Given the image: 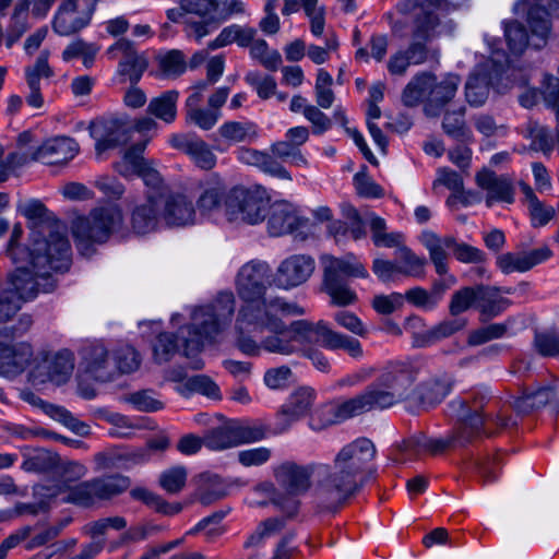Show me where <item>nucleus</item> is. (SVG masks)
I'll use <instances>...</instances> for the list:
<instances>
[{
	"instance_id": "nucleus-2",
	"label": "nucleus",
	"mask_w": 559,
	"mask_h": 559,
	"mask_svg": "<svg viewBox=\"0 0 559 559\" xmlns=\"http://www.w3.org/2000/svg\"><path fill=\"white\" fill-rule=\"evenodd\" d=\"M235 312V296L222 292L206 306L199 307L191 314V323L179 328L178 335L159 333L153 343L156 362L169 361L178 352V338L182 342V354L187 358L197 356L206 342H213L231 322Z\"/></svg>"
},
{
	"instance_id": "nucleus-3",
	"label": "nucleus",
	"mask_w": 559,
	"mask_h": 559,
	"mask_svg": "<svg viewBox=\"0 0 559 559\" xmlns=\"http://www.w3.org/2000/svg\"><path fill=\"white\" fill-rule=\"evenodd\" d=\"M22 236L20 225L13 227L7 253L17 266H26L34 276L45 282L43 290L51 293L56 281L50 271L67 272L71 265V246L63 233L50 224H40L32 230V249L20 247L16 241Z\"/></svg>"
},
{
	"instance_id": "nucleus-49",
	"label": "nucleus",
	"mask_w": 559,
	"mask_h": 559,
	"mask_svg": "<svg viewBox=\"0 0 559 559\" xmlns=\"http://www.w3.org/2000/svg\"><path fill=\"white\" fill-rule=\"evenodd\" d=\"M236 445L259 442L267 437V427L261 421L230 420Z\"/></svg>"
},
{
	"instance_id": "nucleus-11",
	"label": "nucleus",
	"mask_w": 559,
	"mask_h": 559,
	"mask_svg": "<svg viewBox=\"0 0 559 559\" xmlns=\"http://www.w3.org/2000/svg\"><path fill=\"white\" fill-rule=\"evenodd\" d=\"M122 218L121 210L117 205H109L94 209L88 216L74 219L72 235L79 251L87 254L94 243L106 242L121 225Z\"/></svg>"
},
{
	"instance_id": "nucleus-31",
	"label": "nucleus",
	"mask_w": 559,
	"mask_h": 559,
	"mask_svg": "<svg viewBox=\"0 0 559 559\" xmlns=\"http://www.w3.org/2000/svg\"><path fill=\"white\" fill-rule=\"evenodd\" d=\"M162 201L156 197L147 194L146 201L136 205L130 217L131 228L136 235H146L154 231L162 218Z\"/></svg>"
},
{
	"instance_id": "nucleus-16",
	"label": "nucleus",
	"mask_w": 559,
	"mask_h": 559,
	"mask_svg": "<svg viewBox=\"0 0 559 559\" xmlns=\"http://www.w3.org/2000/svg\"><path fill=\"white\" fill-rule=\"evenodd\" d=\"M95 12L93 1L63 0L59 5L53 22V31L61 36L72 35L88 25Z\"/></svg>"
},
{
	"instance_id": "nucleus-35",
	"label": "nucleus",
	"mask_w": 559,
	"mask_h": 559,
	"mask_svg": "<svg viewBox=\"0 0 559 559\" xmlns=\"http://www.w3.org/2000/svg\"><path fill=\"white\" fill-rule=\"evenodd\" d=\"M454 382V378L448 373H442L424 381L417 388L419 403L425 407L441 403L451 392Z\"/></svg>"
},
{
	"instance_id": "nucleus-55",
	"label": "nucleus",
	"mask_w": 559,
	"mask_h": 559,
	"mask_svg": "<svg viewBox=\"0 0 559 559\" xmlns=\"http://www.w3.org/2000/svg\"><path fill=\"white\" fill-rule=\"evenodd\" d=\"M489 94V83L487 78L479 74H472L465 83L466 102L474 107L485 104Z\"/></svg>"
},
{
	"instance_id": "nucleus-12",
	"label": "nucleus",
	"mask_w": 559,
	"mask_h": 559,
	"mask_svg": "<svg viewBox=\"0 0 559 559\" xmlns=\"http://www.w3.org/2000/svg\"><path fill=\"white\" fill-rule=\"evenodd\" d=\"M44 284L45 282L34 276L26 266H17L10 276L11 288L0 293V322L11 319L22 302L34 299L39 292L45 293Z\"/></svg>"
},
{
	"instance_id": "nucleus-57",
	"label": "nucleus",
	"mask_w": 559,
	"mask_h": 559,
	"mask_svg": "<svg viewBox=\"0 0 559 559\" xmlns=\"http://www.w3.org/2000/svg\"><path fill=\"white\" fill-rule=\"evenodd\" d=\"M98 51L99 47L96 44L86 43L83 39H76L66 47L62 52V59L64 61H70L74 58L82 57L83 64L86 68H90Z\"/></svg>"
},
{
	"instance_id": "nucleus-18",
	"label": "nucleus",
	"mask_w": 559,
	"mask_h": 559,
	"mask_svg": "<svg viewBox=\"0 0 559 559\" xmlns=\"http://www.w3.org/2000/svg\"><path fill=\"white\" fill-rule=\"evenodd\" d=\"M74 369V358L70 350H61L52 356H46L29 372L34 385L52 382L57 385L66 383Z\"/></svg>"
},
{
	"instance_id": "nucleus-52",
	"label": "nucleus",
	"mask_w": 559,
	"mask_h": 559,
	"mask_svg": "<svg viewBox=\"0 0 559 559\" xmlns=\"http://www.w3.org/2000/svg\"><path fill=\"white\" fill-rule=\"evenodd\" d=\"M28 3L20 0L11 16L10 25L7 28V48H11L27 31Z\"/></svg>"
},
{
	"instance_id": "nucleus-21",
	"label": "nucleus",
	"mask_w": 559,
	"mask_h": 559,
	"mask_svg": "<svg viewBox=\"0 0 559 559\" xmlns=\"http://www.w3.org/2000/svg\"><path fill=\"white\" fill-rule=\"evenodd\" d=\"M316 269L314 259L308 254H293L283 260L275 274L276 285L284 289L306 283Z\"/></svg>"
},
{
	"instance_id": "nucleus-53",
	"label": "nucleus",
	"mask_w": 559,
	"mask_h": 559,
	"mask_svg": "<svg viewBox=\"0 0 559 559\" xmlns=\"http://www.w3.org/2000/svg\"><path fill=\"white\" fill-rule=\"evenodd\" d=\"M250 55L266 70L275 72L282 66V56L276 49H270L264 39H253L250 44Z\"/></svg>"
},
{
	"instance_id": "nucleus-61",
	"label": "nucleus",
	"mask_w": 559,
	"mask_h": 559,
	"mask_svg": "<svg viewBox=\"0 0 559 559\" xmlns=\"http://www.w3.org/2000/svg\"><path fill=\"white\" fill-rule=\"evenodd\" d=\"M510 328L508 322L491 323L474 330L469 333L467 343L472 346H478L489 341L503 337Z\"/></svg>"
},
{
	"instance_id": "nucleus-51",
	"label": "nucleus",
	"mask_w": 559,
	"mask_h": 559,
	"mask_svg": "<svg viewBox=\"0 0 559 559\" xmlns=\"http://www.w3.org/2000/svg\"><path fill=\"white\" fill-rule=\"evenodd\" d=\"M203 436L204 447L212 451H222L237 447L234 432H231L230 421L206 430Z\"/></svg>"
},
{
	"instance_id": "nucleus-36",
	"label": "nucleus",
	"mask_w": 559,
	"mask_h": 559,
	"mask_svg": "<svg viewBox=\"0 0 559 559\" xmlns=\"http://www.w3.org/2000/svg\"><path fill=\"white\" fill-rule=\"evenodd\" d=\"M228 495V485L218 476L210 472L202 473L198 479L195 499L203 506H210Z\"/></svg>"
},
{
	"instance_id": "nucleus-54",
	"label": "nucleus",
	"mask_w": 559,
	"mask_h": 559,
	"mask_svg": "<svg viewBox=\"0 0 559 559\" xmlns=\"http://www.w3.org/2000/svg\"><path fill=\"white\" fill-rule=\"evenodd\" d=\"M399 257L402 265L400 270L402 275L411 277H424L427 260L424 257H418L411 248L404 243L397 248Z\"/></svg>"
},
{
	"instance_id": "nucleus-44",
	"label": "nucleus",
	"mask_w": 559,
	"mask_h": 559,
	"mask_svg": "<svg viewBox=\"0 0 559 559\" xmlns=\"http://www.w3.org/2000/svg\"><path fill=\"white\" fill-rule=\"evenodd\" d=\"M524 138L531 141V151L540 152L545 156H550L557 143L556 136L551 134L550 129L537 121H528L526 123Z\"/></svg>"
},
{
	"instance_id": "nucleus-5",
	"label": "nucleus",
	"mask_w": 559,
	"mask_h": 559,
	"mask_svg": "<svg viewBox=\"0 0 559 559\" xmlns=\"http://www.w3.org/2000/svg\"><path fill=\"white\" fill-rule=\"evenodd\" d=\"M295 342L320 345L328 350L342 349L355 359L364 356L362 346L357 338L332 330L323 320L318 322L305 319L293 321L289 326L286 325V331L283 334L265 337L262 341V348L270 353L292 355L298 350Z\"/></svg>"
},
{
	"instance_id": "nucleus-43",
	"label": "nucleus",
	"mask_w": 559,
	"mask_h": 559,
	"mask_svg": "<svg viewBox=\"0 0 559 559\" xmlns=\"http://www.w3.org/2000/svg\"><path fill=\"white\" fill-rule=\"evenodd\" d=\"M369 228L372 243L378 248H400L405 237L400 231H388L384 218L371 213L369 216Z\"/></svg>"
},
{
	"instance_id": "nucleus-20",
	"label": "nucleus",
	"mask_w": 559,
	"mask_h": 559,
	"mask_svg": "<svg viewBox=\"0 0 559 559\" xmlns=\"http://www.w3.org/2000/svg\"><path fill=\"white\" fill-rule=\"evenodd\" d=\"M361 414H365V411L357 395H355L342 403H326L317 408L310 415L309 427L314 431H320Z\"/></svg>"
},
{
	"instance_id": "nucleus-62",
	"label": "nucleus",
	"mask_w": 559,
	"mask_h": 559,
	"mask_svg": "<svg viewBox=\"0 0 559 559\" xmlns=\"http://www.w3.org/2000/svg\"><path fill=\"white\" fill-rule=\"evenodd\" d=\"M370 53L365 47H360L355 52V59L369 61L372 57L377 62H381L388 52L389 38L385 34H372L369 39Z\"/></svg>"
},
{
	"instance_id": "nucleus-39",
	"label": "nucleus",
	"mask_w": 559,
	"mask_h": 559,
	"mask_svg": "<svg viewBox=\"0 0 559 559\" xmlns=\"http://www.w3.org/2000/svg\"><path fill=\"white\" fill-rule=\"evenodd\" d=\"M219 136L229 145L251 144L259 138L258 126L252 121H226L218 128Z\"/></svg>"
},
{
	"instance_id": "nucleus-26",
	"label": "nucleus",
	"mask_w": 559,
	"mask_h": 559,
	"mask_svg": "<svg viewBox=\"0 0 559 559\" xmlns=\"http://www.w3.org/2000/svg\"><path fill=\"white\" fill-rule=\"evenodd\" d=\"M79 153V144L69 136H56L40 144L32 154V160L47 165L64 164Z\"/></svg>"
},
{
	"instance_id": "nucleus-1",
	"label": "nucleus",
	"mask_w": 559,
	"mask_h": 559,
	"mask_svg": "<svg viewBox=\"0 0 559 559\" xmlns=\"http://www.w3.org/2000/svg\"><path fill=\"white\" fill-rule=\"evenodd\" d=\"M376 447L367 438H358L341 449L334 459V471L318 481L314 503L321 512H336L371 478Z\"/></svg>"
},
{
	"instance_id": "nucleus-46",
	"label": "nucleus",
	"mask_w": 559,
	"mask_h": 559,
	"mask_svg": "<svg viewBox=\"0 0 559 559\" xmlns=\"http://www.w3.org/2000/svg\"><path fill=\"white\" fill-rule=\"evenodd\" d=\"M93 484L97 500H108L128 490L131 486V479L121 474H114L94 478Z\"/></svg>"
},
{
	"instance_id": "nucleus-14",
	"label": "nucleus",
	"mask_w": 559,
	"mask_h": 559,
	"mask_svg": "<svg viewBox=\"0 0 559 559\" xmlns=\"http://www.w3.org/2000/svg\"><path fill=\"white\" fill-rule=\"evenodd\" d=\"M272 270L262 260L253 259L245 263L235 278L237 296L241 301H255L266 296L271 286Z\"/></svg>"
},
{
	"instance_id": "nucleus-15",
	"label": "nucleus",
	"mask_w": 559,
	"mask_h": 559,
	"mask_svg": "<svg viewBox=\"0 0 559 559\" xmlns=\"http://www.w3.org/2000/svg\"><path fill=\"white\" fill-rule=\"evenodd\" d=\"M199 190L195 209L200 215L214 221L225 218L228 222L231 189L221 182L206 181L200 183Z\"/></svg>"
},
{
	"instance_id": "nucleus-40",
	"label": "nucleus",
	"mask_w": 559,
	"mask_h": 559,
	"mask_svg": "<svg viewBox=\"0 0 559 559\" xmlns=\"http://www.w3.org/2000/svg\"><path fill=\"white\" fill-rule=\"evenodd\" d=\"M257 31L251 26L231 24L224 27L218 36L207 44L210 50H215L231 44L248 47L253 41Z\"/></svg>"
},
{
	"instance_id": "nucleus-9",
	"label": "nucleus",
	"mask_w": 559,
	"mask_h": 559,
	"mask_svg": "<svg viewBox=\"0 0 559 559\" xmlns=\"http://www.w3.org/2000/svg\"><path fill=\"white\" fill-rule=\"evenodd\" d=\"M302 316L305 309L296 302H289L282 297L267 299L266 296L255 301H242L236 319V331L259 332L270 331L283 334L286 324L277 316Z\"/></svg>"
},
{
	"instance_id": "nucleus-6",
	"label": "nucleus",
	"mask_w": 559,
	"mask_h": 559,
	"mask_svg": "<svg viewBox=\"0 0 559 559\" xmlns=\"http://www.w3.org/2000/svg\"><path fill=\"white\" fill-rule=\"evenodd\" d=\"M492 394L485 386L472 388L449 403V411L459 426V436L463 440H475L483 436L491 437L496 433L490 425L497 429L510 428L516 420L502 411H489Z\"/></svg>"
},
{
	"instance_id": "nucleus-7",
	"label": "nucleus",
	"mask_w": 559,
	"mask_h": 559,
	"mask_svg": "<svg viewBox=\"0 0 559 559\" xmlns=\"http://www.w3.org/2000/svg\"><path fill=\"white\" fill-rule=\"evenodd\" d=\"M416 378L417 371L411 364L390 362L357 397L365 413L386 409L408 397Z\"/></svg>"
},
{
	"instance_id": "nucleus-64",
	"label": "nucleus",
	"mask_w": 559,
	"mask_h": 559,
	"mask_svg": "<svg viewBox=\"0 0 559 559\" xmlns=\"http://www.w3.org/2000/svg\"><path fill=\"white\" fill-rule=\"evenodd\" d=\"M140 362L138 352L129 345L121 346L115 352L116 372L131 373L140 367Z\"/></svg>"
},
{
	"instance_id": "nucleus-42",
	"label": "nucleus",
	"mask_w": 559,
	"mask_h": 559,
	"mask_svg": "<svg viewBox=\"0 0 559 559\" xmlns=\"http://www.w3.org/2000/svg\"><path fill=\"white\" fill-rule=\"evenodd\" d=\"M473 440H463L459 436V426L455 425L452 435L445 438H428L426 436L415 437L409 441V444L417 449V451H426L430 454H439L444 452L447 449L460 445L464 447Z\"/></svg>"
},
{
	"instance_id": "nucleus-48",
	"label": "nucleus",
	"mask_w": 559,
	"mask_h": 559,
	"mask_svg": "<svg viewBox=\"0 0 559 559\" xmlns=\"http://www.w3.org/2000/svg\"><path fill=\"white\" fill-rule=\"evenodd\" d=\"M128 158L133 164V170L136 175L141 177L144 185L152 190L151 192H147V194L154 195L162 201L164 181L160 174L152 166V162L144 157H142V159H134L131 155H129Z\"/></svg>"
},
{
	"instance_id": "nucleus-34",
	"label": "nucleus",
	"mask_w": 559,
	"mask_h": 559,
	"mask_svg": "<svg viewBox=\"0 0 559 559\" xmlns=\"http://www.w3.org/2000/svg\"><path fill=\"white\" fill-rule=\"evenodd\" d=\"M421 243L429 252V258L435 265L436 272L439 275L448 273V253L447 250L452 251V246L455 245L453 236L440 237L433 231H424L420 236Z\"/></svg>"
},
{
	"instance_id": "nucleus-4",
	"label": "nucleus",
	"mask_w": 559,
	"mask_h": 559,
	"mask_svg": "<svg viewBox=\"0 0 559 559\" xmlns=\"http://www.w3.org/2000/svg\"><path fill=\"white\" fill-rule=\"evenodd\" d=\"M447 4V0H399L394 7L395 13L386 12L383 15L393 35L406 36L409 24L412 40L403 51L412 64L438 61L439 50L429 48L428 43L439 35L441 20L438 11L443 10Z\"/></svg>"
},
{
	"instance_id": "nucleus-59",
	"label": "nucleus",
	"mask_w": 559,
	"mask_h": 559,
	"mask_svg": "<svg viewBox=\"0 0 559 559\" xmlns=\"http://www.w3.org/2000/svg\"><path fill=\"white\" fill-rule=\"evenodd\" d=\"M533 345L540 356L559 358V332L554 330L536 332Z\"/></svg>"
},
{
	"instance_id": "nucleus-45",
	"label": "nucleus",
	"mask_w": 559,
	"mask_h": 559,
	"mask_svg": "<svg viewBox=\"0 0 559 559\" xmlns=\"http://www.w3.org/2000/svg\"><path fill=\"white\" fill-rule=\"evenodd\" d=\"M465 106H461L453 110H447L443 115V132L459 142H468L473 139L472 130L465 120Z\"/></svg>"
},
{
	"instance_id": "nucleus-33",
	"label": "nucleus",
	"mask_w": 559,
	"mask_h": 559,
	"mask_svg": "<svg viewBox=\"0 0 559 559\" xmlns=\"http://www.w3.org/2000/svg\"><path fill=\"white\" fill-rule=\"evenodd\" d=\"M83 365L85 372L100 382L110 381L116 374L108 350L100 344L91 345L84 349Z\"/></svg>"
},
{
	"instance_id": "nucleus-19",
	"label": "nucleus",
	"mask_w": 559,
	"mask_h": 559,
	"mask_svg": "<svg viewBox=\"0 0 559 559\" xmlns=\"http://www.w3.org/2000/svg\"><path fill=\"white\" fill-rule=\"evenodd\" d=\"M316 392L309 386L296 389L281 406L276 415L274 433H283L289 429L293 423L305 417L313 405Z\"/></svg>"
},
{
	"instance_id": "nucleus-38",
	"label": "nucleus",
	"mask_w": 559,
	"mask_h": 559,
	"mask_svg": "<svg viewBox=\"0 0 559 559\" xmlns=\"http://www.w3.org/2000/svg\"><path fill=\"white\" fill-rule=\"evenodd\" d=\"M97 463L103 468H131L134 465L143 464L150 461V449L136 448L121 450L114 453L111 456H107L103 453L96 455Z\"/></svg>"
},
{
	"instance_id": "nucleus-22",
	"label": "nucleus",
	"mask_w": 559,
	"mask_h": 559,
	"mask_svg": "<svg viewBox=\"0 0 559 559\" xmlns=\"http://www.w3.org/2000/svg\"><path fill=\"white\" fill-rule=\"evenodd\" d=\"M308 225L309 219L299 216L293 204L280 201L269 205L267 230L271 236L293 234Z\"/></svg>"
},
{
	"instance_id": "nucleus-56",
	"label": "nucleus",
	"mask_w": 559,
	"mask_h": 559,
	"mask_svg": "<svg viewBox=\"0 0 559 559\" xmlns=\"http://www.w3.org/2000/svg\"><path fill=\"white\" fill-rule=\"evenodd\" d=\"M465 325H466V321L462 318H453V319L444 320V321L440 322L439 324H437L436 326H433L432 329H430L429 331H427L423 335L424 340H423L421 345L423 346L429 345V344L436 343L442 338L449 337V336L455 334L456 332L461 331L462 329H464Z\"/></svg>"
},
{
	"instance_id": "nucleus-50",
	"label": "nucleus",
	"mask_w": 559,
	"mask_h": 559,
	"mask_svg": "<svg viewBox=\"0 0 559 559\" xmlns=\"http://www.w3.org/2000/svg\"><path fill=\"white\" fill-rule=\"evenodd\" d=\"M178 97L177 91H166L160 96L153 98L147 109L156 118L170 123L176 118Z\"/></svg>"
},
{
	"instance_id": "nucleus-58",
	"label": "nucleus",
	"mask_w": 559,
	"mask_h": 559,
	"mask_svg": "<svg viewBox=\"0 0 559 559\" xmlns=\"http://www.w3.org/2000/svg\"><path fill=\"white\" fill-rule=\"evenodd\" d=\"M504 36L509 49L514 55H521L528 46L526 28L518 21L504 23Z\"/></svg>"
},
{
	"instance_id": "nucleus-27",
	"label": "nucleus",
	"mask_w": 559,
	"mask_h": 559,
	"mask_svg": "<svg viewBox=\"0 0 559 559\" xmlns=\"http://www.w3.org/2000/svg\"><path fill=\"white\" fill-rule=\"evenodd\" d=\"M90 132L96 141L95 151L97 155L124 144L129 139L126 124L117 119L93 121L90 126Z\"/></svg>"
},
{
	"instance_id": "nucleus-10",
	"label": "nucleus",
	"mask_w": 559,
	"mask_h": 559,
	"mask_svg": "<svg viewBox=\"0 0 559 559\" xmlns=\"http://www.w3.org/2000/svg\"><path fill=\"white\" fill-rule=\"evenodd\" d=\"M365 265L353 254L343 258L323 259V288L336 306H348L357 300L356 293L349 287L346 277L367 278Z\"/></svg>"
},
{
	"instance_id": "nucleus-41",
	"label": "nucleus",
	"mask_w": 559,
	"mask_h": 559,
	"mask_svg": "<svg viewBox=\"0 0 559 559\" xmlns=\"http://www.w3.org/2000/svg\"><path fill=\"white\" fill-rule=\"evenodd\" d=\"M556 396V386H539L536 390H525L523 394L513 402V407L519 413H528L545 407L554 402Z\"/></svg>"
},
{
	"instance_id": "nucleus-28",
	"label": "nucleus",
	"mask_w": 559,
	"mask_h": 559,
	"mask_svg": "<svg viewBox=\"0 0 559 559\" xmlns=\"http://www.w3.org/2000/svg\"><path fill=\"white\" fill-rule=\"evenodd\" d=\"M551 257V250L548 247L534 249L530 252H506L497 258V266L503 274L513 272H526L535 265L546 261Z\"/></svg>"
},
{
	"instance_id": "nucleus-23",
	"label": "nucleus",
	"mask_w": 559,
	"mask_h": 559,
	"mask_svg": "<svg viewBox=\"0 0 559 559\" xmlns=\"http://www.w3.org/2000/svg\"><path fill=\"white\" fill-rule=\"evenodd\" d=\"M116 52L122 56L118 64V73L129 80L132 85H136L147 69L146 58L138 53L133 43L126 38L119 39L107 50V55L111 58H116Z\"/></svg>"
},
{
	"instance_id": "nucleus-63",
	"label": "nucleus",
	"mask_w": 559,
	"mask_h": 559,
	"mask_svg": "<svg viewBox=\"0 0 559 559\" xmlns=\"http://www.w3.org/2000/svg\"><path fill=\"white\" fill-rule=\"evenodd\" d=\"M187 468L185 466H174L164 471L159 476V485L168 493H178L186 486Z\"/></svg>"
},
{
	"instance_id": "nucleus-17",
	"label": "nucleus",
	"mask_w": 559,
	"mask_h": 559,
	"mask_svg": "<svg viewBox=\"0 0 559 559\" xmlns=\"http://www.w3.org/2000/svg\"><path fill=\"white\" fill-rule=\"evenodd\" d=\"M330 469L324 464L299 465L295 462H284L274 472L278 484L290 495L298 496L311 486V476L318 472L326 474Z\"/></svg>"
},
{
	"instance_id": "nucleus-60",
	"label": "nucleus",
	"mask_w": 559,
	"mask_h": 559,
	"mask_svg": "<svg viewBox=\"0 0 559 559\" xmlns=\"http://www.w3.org/2000/svg\"><path fill=\"white\" fill-rule=\"evenodd\" d=\"M475 307L477 309V285L456 290L451 298L449 311L453 317Z\"/></svg>"
},
{
	"instance_id": "nucleus-8",
	"label": "nucleus",
	"mask_w": 559,
	"mask_h": 559,
	"mask_svg": "<svg viewBox=\"0 0 559 559\" xmlns=\"http://www.w3.org/2000/svg\"><path fill=\"white\" fill-rule=\"evenodd\" d=\"M461 78L449 73L441 80L431 72L417 73L405 86L402 102L407 107H415L424 103V112L427 117H439L457 93Z\"/></svg>"
},
{
	"instance_id": "nucleus-25",
	"label": "nucleus",
	"mask_w": 559,
	"mask_h": 559,
	"mask_svg": "<svg viewBox=\"0 0 559 559\" xmlns=\"http://www.w3.org/2000/svg\"><path fill=\"white\" fill-rule=\"evenodd\" d=\"M169 144L185 154L200 168L210 170L216 165V156L209 144L194 133L171 134Z\"/></svg>"
},
{
	"instance_id": "nucleus-37",
	"label": "nucleus",
	"mask_w": 559,
	"mask_h": 559,
	"mask_svg": "<svg viewBox=\"0 0 559 559\" xmlns=\"http://www.w3.org/2000/svg\"><path fill=\"white\" fill-rule=\"evenodd\" d=\"M510 305L511 301L499 294L498 287L477 285V310L483 321L499 316Z\"/></svg>"
},
{
	"instance_id": "nucleus-24",
	"label": "nucleus",
	"mask_w": 559,
	"mask_h": 559,
	"mask_svg": "<svg viewBox=\"0 0 559 559\" xmlns=\"http://www.w3.org/2000/svg\"><path fill=\"white\" fill-rule=\"evenodd\" d=\"M476 185L486 191V205L491 207L493 203H513L515 189L510 177L497 175L495 171L484 168L475 176Z\"/></svg>"
},
{
	"instance_id": "nucleus-29",
	"label": "nucleus",
	"mask_w": 559,
	"mask_h": 559,
	"mask_svg": "<svg viewBox=\"0 0 559 559\" xmlns=\"http://www.w3.org/2000/svg\"><path fill=\"white\" fill-rule=\"evenodd\" d=\"M164 211L162 212V219L168 226H187L195 222L197 209L187 195L177 193L170 194L167 199H162Z\"/></svg>"
},
{
	"instance_id": "nucleus-30",
	"label": "nucleus",
	"mask_w": 559,
	"mask_h": 559,
	"mask_svg": "<svg viewBox=\"0 0 559 559\" xmlns=\"http://www.w3.org/2000/svg\"><path fill=\"white\" fill-rule=\"evenodd\" d=\"M559 0H535L527 12V23L532 32L534 47L540 48L546 44L550 32L549 12L558 9Z\"/></svg>"
},
{
	"instance_id": "nucleus-32",
	"label": "nucleus",
	"mask_w": 559,
	"mask_h": 559,
	"mask_svg": "<svg viewBox=\"0 0 559 559\" xmlns=\"http://www.w3.org/2000/svg\"><path fill=\"white\" fill-rule=\"evenodd\" d=\"M33 350L29 344L4 345L0 343V376L14 377L29 365Z\"/></svg>"
},
{
	"instance_id": "nucleus-13",
	"label": "nucleus",
	"mask_w": 559,
	"mask_h": 559,
	"mask_svg": "<svg viewBox=\"0 0 559 559\" xmlns=\"http://www.w3.org/2000/svg\"><path fill=\"white\" fill-rule=\"evenodd\" d=\"M269 209V200L260 189L231 188L228 222L255 225L261 223Z\"/></svg>"
},
{
	"instance_id": "nucleus-47",
	"label": "nucleus",
	"mask_w": 559,
	"mask_h": 559,
	"mask_svg": "<svg viewBox=\"0 0 559 559\" xmlns=\"http://www.w3.org/2000/svg\"><path fill=\"white\" fill-rule=\"evenodd\" d=\"M60 457L57 453L46 449H35L24 453L22 468L32 473H49L59 466Z\"/></svg>"
}]
</instances>
